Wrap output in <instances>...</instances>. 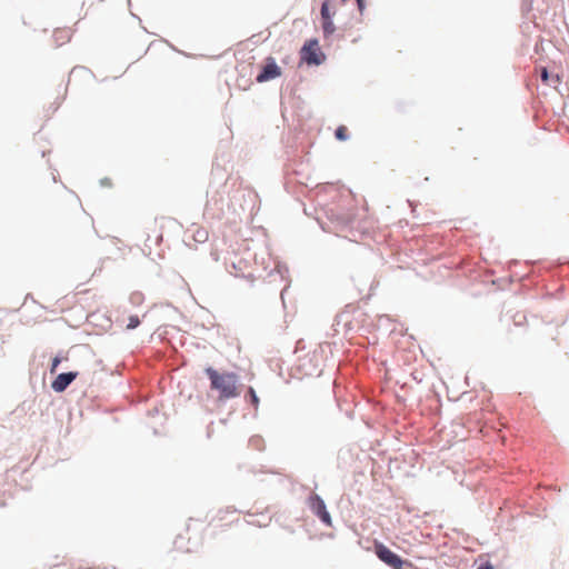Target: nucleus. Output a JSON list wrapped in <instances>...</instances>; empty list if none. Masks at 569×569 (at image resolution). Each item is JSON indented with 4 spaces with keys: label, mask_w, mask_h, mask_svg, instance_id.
<instances>
[{
    "label": "nucleus",
    "mask_w": 569,
    "mask_h": 569,
    "mask_svg": "<svg viewBox=\"0 0 569 569\" xmlns=\"http://www.w3.org/2000/svg\"><path fill=\"white\" fill-rule=\"evenodd\" d=\"M237 520L238 517L234 510L223 509L219 510L217 515L212 517L210 526L217 530H223L232 526Z\"/></svg>",
    "instance_id": "6"
},
{
    "label": "nucleus",
    "mask_w": 569,
    "mask_h": 569,
    "mask_svg": "<svg viewBox=\"0 0 569 569\" xmlns=\"http://www.w3.org/2000/svg\"><path fill=\"white\" fill-rule=\"evenodd\" d=\"M335 136L338 140L345 141L348 139V129L346 126H339L335 132Z\"/></svg>",
    "instance_id": "9"
},
{
    "label": "nucleus",
    "mask_w": 569,
    "mask_h": 569,
    "mask_svg": "<svg viewBox=\"0 0 569 569\" xmlns=\"http://www.w3.org/2000/svg\"><path fill=\"white\" fill-rule=\"evenodd\" d=\"M206 373L210 379L211 389L219 391L220 400L240 396L239 377L234 372L219 373L212 368H207Z\"/></svg>",
    "instance_id": "1"
},
{
    "label": "nucleus",
    "mask_w": 569,
    "mask_h": 569,
    "mask_svg": "<svg viewBox=\"0 0 569 569\" xmlns=\"http://www.w3.org/2000/svg\"><path fill=\"white\" fill-rule=\"evenodd\" d=\"M59 363H60V358L54 357V358L52 359V365H51V369H50V372H51V373H54V372H56L57 367L59 366Z\"/></svg>",
    "instance_id": "13"
},
{
    "label": "nucleus",
    "mask_w": 569,
    "mask_h": 569,
    "mask_svg": "<svg viewBox=\"0 0 569 569\" xmlns=\"http://www.w3.org/2000/svg\"><path fill=\"white\" fill-rule=\"evenodd\" d=\"M308 506L309 508L311 509V511L317 516L319 517V519L326 523L327 526H331L332 525V521H331V516L330 513L327 511V508H326V505H325V501L316 493H312L309 498H308Z\"/></svg>",
    "instance_id": "5"
},
{
    "label": "nucleus",
    "mask_w": 569,
    "mask_h": 569,
    "mask_svg": "<svg viewBox=\"0 0 569 569\" xmlns=\"http://www.w3.org/2000/svg\"><path fill=\"white\" fill-rule=\"evenodd\" d=\"M197 234H198L199 239H206L207 238V232L203 231V230H198Z\"/></svg>",
    "instance_id": "16"
},
{
    "label": "nucleus",
    "mask_w": 569,
    "mask_h": 569,
    "mask_svg": "<svg viewBox=\"0 0 569 569\" xmlns=\"http://www.w3.org/2000/svg\"><path fill=\"white\" fill-rule=\"evenodd\" d=\"M347 0H341V2H346ZM358 4L359 12L362 13L365 10V0H356Z\"/></svg>",
    "instance_id": "14"
},
{
    "label": "nucleus",
    "mask_w": 569,
    "mask_h": 569,
    "mask_svg": "<svg viewBox=\"0 0 569 569\" xmlns=\"http://www.w3.org/2000/svg\"><path fill=\"white\" fill-rule=\"evenodd\" d=\"M78 372H66L60 373L57 376V378L52 381L51 388L56 392H62L64 391L68 386L77 378Z\"/></svg>",
    "instance_id": "8"
},
{
    "label": "nucleus",
    "mask_w": 569,
    "mask_h": 569,
    "mask_svg": "<svg viewBox=\"0 0 569 569\" xmlns=\"http://www.w3.org/2000/svg\"><path fill=\"white\" fill-rule=\"evenodd\" d=\"M477 569H495L493 566L490 562H483L481 563Z\"/></svg>",
    "instance_id": "15"
},
{
    "label": "nucleus",
    "mask_w": 569,
    "mask_h": 569,
    "mask_svg": "<svg viewBox=\"0 0 569 569\" xmlns=\"http://www.w3.org/2000/svg\"><path fill=\"white\" fill-rule=\"evenodd\" d=\"M140 325V319L138 316H130L129 317V322L127 325V328L128 329H134L137 328L138 326Z\"/></svg>",
    "instance_id": "11"
},
{
    "label": "nucleus",
    "mask_w": 569,
    "mask_h": 569,
    "mask_svg": "<svg viewBox=\"0 0 569 569\" xmlns=\"http://www.w3.org/2000/svg\"><path fill=\"white\" fill-rule=\"evenodd\" d=\"M301 60L307 64L319 66L325 60V54L320 50L317 39L307 40L300 51Z\"/></svg>",
    "instance_id": "2"
},
{
    "label": "nucleus",
    "mask_w": 569,
    "mask_h": 569,
    "mask_svg": "<svg viewBox=\"0 0 569 569\" xmlns=\"http://www.w3.org/2000/svg\"><path fill=\"white\" fill-rule=\"evenodd\" d=\"M321 16V28L325 38H329L332 36L337 28L333 23L335 11H331V2L330 0H325L321 4L320 9Z\"/></svg>",
    "instance_id": "3"
},
{
    "label": "nucleus",
    "mask_w": 569,
    "mask_h": 569,
    "mask_svg": "<svg viewBox=\"0 0 569 569\" xmlns=\"http://www.w3.org/2000/svg\"><path fill=\"white\" fill-rule=\"evenodd\" d=\"M248 397L250 398V401L254 409H257L259 407V398L252 387H249L248 389Z\"/></svg>",
    "instance_id": "10"
},
{
    "label": "nucleus",
    "mask_w": 569,
    "mask_h": 569,
    "mask_svg": "<svg viewBox=\"0 0 569 569\" xmlns=\"http://www.w3.org/2000/svg\"><path fill=\"white\" fill-rule=\"evenodd\" d=\"M281 76V68L276 63L273 58H268L262 71L257 76L258 82H267Z\"/></svg>",
    "instance_id": "7"
},
{
    "label": "nucleus",
    "mask_w": 569,
    "mask_h": 569,
    "mask_svg": "<svg viewBox=\"0 0 569 569\" xmlns=\"http://www.w3.org/2000/svg\"><path fill=\"white\" fill-rule=\"evenodd\" d=\"M377 557L392 569H402L405 561L382 543H376Z\"/></svg>",
    "instance_id": "4"
},
{
    "label": "nucleus",
    "mask_w": 569,
    "mask_h": 569,
    "mask_svg": "<svg viewBox=\"0 0 569 569\" xmlns=\"http://www.w3.org/2000/svg\"><path fill=\"white\" fill-rule=\"evenodd\" d=\"M66 32L64 31H58L57 34H63V37H67V34H64Z\"/></svg>",
    "instance_id": "17"
},
{
    "label": "nucleus",
    "mask_w": 569,
    "mask_h": 569,
    "mask_svg": "<svg viewBox=\"0 0 569 569\" xmlns=\"http://www.w3.org/2000/svg\"><path fill=\"white\" fill-rule=\"evenodd\" d=\"M540 77H541V80H542V82L545 84H551L550 76H549L548 70L546 68L541 69Z\"/></svg>",
    "instance_id": "12"
},
{
    "label": "nucleus",
    "mask_w": 569,
    "mask_h": 569,
    "mask_svg": "<svg viewBox=\"0 0 569 569\" xmlns=\"http://www.w3.org/2000/svg\"><path fill=\"white\" fill-rule=\"evenodd\" d=\"M560 80H559V77L557 76L553 80V83H558Z\"/></svg>",
    "instance_id": "18"
}]
</instances>
